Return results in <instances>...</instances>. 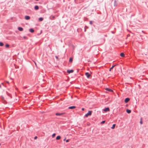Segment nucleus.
<instances>
[{"label": "nucleus", "mask_w": 148, "mask_h": 148, "mask_svg": "<svg viewBox=\"0 0 148 148\" xmlns=\"http://www.w3.org/2000/svg\"><path fill=\"white\" fill-rule=\"evenodd\" d=\"M76 108V107L75 106H70L69 107V109H72L75 108Z\"/></svg>", "instance_id": "6"}, {"label": "nucleus", "mask_w": 148, "mask_h": 148, "mask_svg": "<svg viewBox=\"0 0 148 148\" xmlns=\"http://www.w3.org/2000/svg\"><path fill=\"white\" fill-rule=\"evenodd\" d=\"M71 148H73V147H71Z\"/></svg>", "instance_id": "35"}, {"label": "nucleus", "mask_w": 148, "mask_h": 148, "mask_svg": "<svg viewBox=\"0 0 148 148\" xmlns=\"http://www.w3.org/2000/svg\"><path fill=\"white\" fill-rule=\"evenodd\" d=\"M105 121H102L101 123V124H103L105 123Z\"/></svg>", "instance_id": "23"}, {"label": "nucleus", "mask_w": 148, "mask_h": 148, "mask_svg": "<svg viewBox=\"0 0 148 148\" xmlns=\"http://www.w3.org/2000/svg\"><path fill=\"white\" fill-rule=\"evenodd\" d=\"M116 66V65H113V66L109 69V71H111V70L115 66Z\"/></svg>", "instance_id": "13"}, {"label": "nucleus", "mask_w": 148, "mask_h": 148, "mask_svg": "<svg viewBox=\"0 0 148 148\" xmlns=\"http://www.w3.org/2000/svg\"><path fill=\"white\" fill-rule=\"evenodd\" d=\"M56 58L57 59H58V56H56Z\"/></svg>", "instance_id": "28"}, {"label": "nucleus", "mask_w": 148, "mask_h": 148, "mask_svg": "<svg viewBox=\"0 0 148 148\" xmlns=\"http://www.w3.org/2000/svg\"><path fill=\"white\" fill-rule=\"evenodd\" d=\"M34 63H35L36 66H37L36 64V63L35 62H34Z\"/></svg>", "instance_id": "30"}, {"label": "nucleus", "mask_w": 148, "mask_h": 148, "mask_svg": "<svg viewBox=\"0 0 148 148\" xmlns=\"http://www.w3.org/2000/svg\"><path fill=\"white\" fill-rule=\"evenodd\" d=\"M105 90L110 92H113L112 90L108 88H105Z\"/></svg>", "instance_id": "9"}, {"label": "nucleus", "mask_w": 148, "mask_h": 148, "mask_svg": "<svg viewBox=\"0 0 148 148\" xmlns=\"http://www.w3.org/2000/svg\"><path fill=\"white\" fill-rule=\"evenodd\" d=\"M1 84H2V85H3V83H1Z\"/></svg>", "instance_id": "33"}, {"label": "nucleus", "mask_w": 148, "mask_h": 148, "mask_svg": "<svg viewBox=\"0 0 148 148\" xmlns=\"http://www.w3.org/2000/svg\"><path fill=\"white\" fill-rule=\"evenodd\" d=\"M55 135H56V134L55 133L53 134L52 135V137L53 138H54L55 136Z\"/></svg>", "instance_id": "22"}, {"label": "nucleus", "mask_w": 148, "mask_h": 148, "mask_svg": "<svg viewBox=\"0 0 148 148\" xmlns=\"http://www.w3.org/2000/svg\"><path fill=\"white\" fill-rule=\"evenodd\" d=\"M43 20V18H39V20L40 21H42Z\"/></svg>", "instance_id": "19"}, {"label": "nucleus", "mask_w": 148, "mask_h": 148, "mask_svg": "<svg viewBox=\"0 0 148 148\" xmlns=\"http://www.w3.org/2000/svg\"><path fill=\"white\" fill-rule=\"evenodd\" d=\"M90 24L91 25H92V21H90Z\"/></svg>", "instance_id": "24"}, {"label": "nucleus", "mask_w": 148, "mask_h": 148, "mask_svg": "<svg viewBox=\"0 0 148 148\" xmlns=\"http://www.w3.org/2000/svg\"><path fill=\"white\" fill-rule=\"evenodd\" d=\"M130 100V99L129 98H126L125 100V103H127Z\"/></svg>", "instance_id": "4"}, {"label": "nucleus", "mask_w": 148, "mask_h": 148, "mask_svg": "<svg viewBox=\"0 0 148 148\" xmlns=\"http://www.w3.org/2000/svg\"><path fill=\"white\" fill-rule=\"evenodd\" d=\"M18 29L19 31H21L23 30V29L22 27H18Z\"/></svg>", "instance_id": "10"}, {"label": "nucleus", "mask_w": 148, "mask_h": 148, "mask_svg": "<svg viewBox=\"0 0 148 148\" xmlns=\"http://www.w3.org/2000/svg\"><path fill=\"white\" fill-rule=\"evenodd\" d=\"M120 56L122 57H124L125 55L123 53H122L120 54Z\"/></svg>", "instance_id": "15"}, {"label": "nucleus", "mask_w": 148, "mask_h": 148, "mask_svg": "<svg viewBox=\"0 0 148 148\" xmlns=\"http://www.w3.org/2000/svg\"><path fill=\"white\" fill-rule=\"evenodd\" d=\"M25 18L26 20H29L30 18V17L28 16H25Z\"/></svg>", "instance_id": "8"}, {"label": "nucleus", "mask_w": 148, "mask_h": 148, "mask_svg": "<svg viewBox=\"0 0 148 148\" xmlns=\"http://www.w3.org/2000/svg\"><path fill=\"white\" fill-rule=\"evenodd\" d=\"M82 110H84V108H82Z\"/></svg>", "instance_id": "31"}, {"label": "nucleus", "mask_w": 148, "mask_h": 148, "mask_svg": "<svg viewBox=\"0 0 148 148\" xmlns=\"http://www.w3.org/2000/svg\"><path fill=\"white\" fill-rule=\"evenodd\" d=\"M126 112L128 113H130L131 112V111L130 110H128V109H127L126 110Z\"/></svg>", "instance_id": "14"}, {"label": "nucleus", "mask_w": 148, "mask_h": 148, "mask_svg": "<svg viewBox=\"0 0 148 148\" xmlns=\"http://www.w3.org/2000/svg\"><path fill=\"white\" fill-rule=\"evenodd\" d=\"M73 61V58H70L69 59V62H72Z\"/></svg>", "instance_id": "17"}, {"label": "nucleus", "mask_w": 148, "mask_h": 148, "mask_svg": "<svg viewBox=\"0 0 148 148\" xmlns=\"http://www.w3.org/2000/svg\"><path fill=\"white\" fill-rule=\"evenodd\" d=\"M116 125L115 124H114L111 127V128L112 129H114Z\"/></svg>", "instance_id": "16"}, {"label": "nucleus", "mask_w": 148, "mask_h": 148, "mask_svg": "<svg viewBox=\"0 0 148 148\" xmlns=\"http://www.w3.org/2000/svg\"><path fill=\"white\" fill-rule=\"evenodd\" d=\"M73 70H67V72L69 73H72L73 72Z\"/></svg>", "instance_id": "5"}, {"label": "nucleus", "mask_w": 148, "mask_h": 148, "mask_svg": "<svg viewBox=\"0 0 148 148\" xmlns=\"http://www.w3.org/2000/svg\"><path fill=\"white\" fill-rule=\"evenodd\" d=\"M61 138V137L60 136H57L56 138V139L57 140H59Z\"/></svg>", "instance_id": "12"}, {"label": "nucleus", "mask_w": 148, "mask_h": 148, "mask_svg": "<svg viewBox=\"0 0 148 148\" xmlns=\"http://www.w3.org/2000/svg\"><path fill=\"white\" fill-rule=\"evenodd\" d=\"M6 82L8 84H9V82Z\"/></svg>", "instance_id": "32"}, {"label": "nucleus", "mask_w": 148, "mask_h": 148, "mask_svg": "<svg viewBox=\"0 0 148 148\" xmlns=\"http://www.w3.org/2000/svg\"><path fill=\"white\" fill-rule=\"evenodd\" d=\"M29 31L32 32V33L33 32H34V30L32 29H29Z\"/></svg>", "instance_id": "18"}, {"label": "nucleus", "mask_w": 148, "mask_h": 148, "mask_svg": "<svg viewBox=\"0 0 148 148\" xmlns=\"http://www.w3.org/2000/svg\"><path fill=\"white\" fill-rule=\"evenodd\" d=\"M64 113H57L56 114V116H60L63 114H64Z\"/></svg>", "instance_id": "3"}, {"label": "nucleus", "mask_w": 148, "mask_h": 148, "mask_svg": "<svg viewBox=\"0 0 148 148\" xmlns=\"http://www.w3.org/2000/svg\"><path fill=\"white\" fill-rule=\"evenodd\" d=\"M65 139H64V141H65Z\"/></svg>", "instance_id": "34"}, {"label": "nucleus", "mask_w": 148, "mask_h": 148, "mask_svg": "<svg viewBox=\"0 0 148 148\" xmlns=\"http://www.w3.org/2000/svg\"><path fill=\"white\" fill-rule=\"evenodd\" d=\"M5 47H6L8 48L9 47V45L8 44H6L5 45Z\"/></svg>", "instance_id": "21"}, {"label": "nucleus", "mask_w": 148, "mask_h": 148, "mask_svg": "<svg viewBox=\"0 0 148 148\" xmlns=\"http://www.w3.org/2000/svg\"><path fill=\"white\" fill-rule=\"evenodd\" d=\"M85 75L88 78L90 76V75L88 73H85Z\"/></svg>", "instance_id": "7"}, {"label": "nucleus", "mask_w": 148, "mask_h": 148, "mask_svg": "<svg viewBox=\"0 0 148 148\" xmlns=\"http://www.w3.org/2000/svg\"><path fill=\"white\" fill-rule=\"evenodd\" d=\"M34 8L35 10H37L38 9L39 7L37 5H36L35 6Z\"/></svg>", "instance_id": "11"}, {"label": "nucleus", "mask_w": 148, "mask_h": 148, "mask_svg": "<svg viewBox=\"0 0 148 148\" xmlns=\"http://www.w3.org/2000/svg\"><path fill=\"white\" fill-rule=\"evenodd\" d=\"M103 111L105 112L109 111H110V109L108 107L106 108H104V109H103Z\"/></svg>", "instance_id": "2"}, {"label": "nucleus", "mask_w": 148, "mask_h": 148, "mask_svg": "<svg viewBox=\"0 0 148 148\" xmlns=\"http://www.w3.org/2000/svg\"><path fill=\"white\" fill-rule=\"evenodd\" d=\"M3 45V44L2 42H0V46H2Z\"/></svg>", "instance_id": "20"}, {"label": "nucleus", "mask_w": 148, "mask_h": 148, "mask_svg": "<svg viewBox=\"0 0 148 148\" xmlns=\"http://www.w3.org/2000/svg\"><path fill=\"white\" fill-rule=\"evenodd\" d=\"M92 112V111H89L88 112L85 114V116L86 117H87L88 116L91 115V114Z\"/></svg>", "instance_id": "1"}, {"label": "nucleus", "mask_w": 148, "mask_h": 148, "mask_svg": "<svg viewBox=\"0 0 148 148\" xmlns=\"http://www.w3.org/2000/svg\"><path fill=\"white\" fill-rule=\"evenodd\" d=\"M55 18V16H52V18H53L54 19V18Z\"/></svg>", "instance_id": "29"}, {"label": "nucleus", "mask_w": 148, "mask_h": 148, "mask_svg": "<svg viewBox=\"0 0 148 148\" xmlns=\"http://www.w3.org/2000/svg\"><path fill=\"white\" fill-rule=\"evenodd\" d=\"M69 141V139L67 140L66 141V142H68Z\"/></svg>", "instance_id": "27"}, {"label": "nucleus", "mask_w": 148, "mask_h": 148, "mask_svg": "<svg viewBox=\"0 0 148 148\" xmlns=\"http://www.w3.org/2000/svg\"><path fill=\"white\" fill-rule=\"evenodd\" d=\"M37 137L36 136H35L34 137L35 139H37Z\"/></svg>", "instance_id": "26"}, {"label": "nucleus", "mask_w": 148, "mask_h": 148, "mask_svg": "<svg viewBox=\"0 0 148 148\" xmlns=\"http://www.w3.org/2000/svg\"><path fill=\"white\" fill-rule=\"evenodd\" d=\"M140 124H142V123H143V122H142V121L141 120V121H140Z\"/></svg>", "instance_id": "25"}]
</instances>
